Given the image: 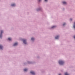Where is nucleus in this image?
I'll use <instances>...</instances> for the list:
<instances>
[{
    "mask_svg": "<svg viewBox=\"0 0 75 75\" xmlns=\"http://www.w3.org/2000/svg\"><path fill=\"white\" fill-rule=\"evenodd\" d=\"M74 39H75V36H74Z\"/></svg>",
    "mask_w": 75,
    "mask_h": 75,
    "instance_id": "obj_18",
    "label": "nucleus"
},
{
    "mask_svg": "<svg viewBox=\"0 0 75 75\" xmlns=\"http://www.w3.org/2000/svg\"><path fill=\"white\" fill-rule=\"evenodd\" d=\"M34 40V38H31V40Z\"/></svg>",
    "mask_w": 75,
    "mask_h": 75,
    "instance_id": "obj_15",
    "label": "nucleus"
},
{
    "mask_svg": "<svg viewBox=\"0 0 75 75\" xmlns=\"http://www.w3.org/2000/svg\"><path fill=\"white\" fill-rule=\"evenodd\" d=\"M63 4H67V2H66V1H63Z\"/></svg>",
    "mask_w": 75,
    "mask_h": 75,
    "instance_id": "obj_8",
    "label": "nucleus"
},
{
    "mask_svg": "<svg viewBox=\"0 0 75 75\" xmlns=\"http://www.w3.org/2000/svg\"><path fill=\"white\" fill-rule=\"evenodd\" d=\"M3 31H1V35H0V37L1 38V37H2V33H3Z\"/></svg>",
    "mask_w": 75,
    "mask_h": 75,
    "instance_id": "obj_4",
    "label": "nucleus"
},
{
    "mask_svg": "<svg viewBox=\"0 0 75 75\" xmlns=\"http://www.w3.org/2000/svg\"><path fill=\"white\" fill-rule=\"evenodd\" d=\"M74 29H75V22H74Z\"/></svg>",
    "mask_w": 75,
    "mask_h": 75,
    "instance_id": "obj_14",
    "label": "nucleus"
},
{
    "mask_svg": "<svg viewBox=\"0 0 75 75\" xmlns=\"http://www.w3.org/2000/svg\"><path fill=\"white\" fill-rule=\"evenodd\" d=\"M59 75H61V74H59Z\"/></svg>",
    "mask_w": 75,
    "mask_h": 75,
    "instance_id": "obj_19",
    "label": "nucleus"
},
{
    "mask_svg": "<svg viewBox=\"0 0 75 75\" xmlns=\"http://www.w3.org/2000/svg\"><path fill=\"white\" fill-rule=\"evenodd\" d=\"M59 38V36H56L55 38V39H58Z\"/></svg>",
    "mask_w": 75,
    "mask_h": 75,
    "instance_id": "obj_6",
    "label": "nucleus"
},
{
    "mask_svg": "<svg viewBox=\"0 0 75 75\" xmlns=\"http://www.w3.org/2000/svg\"><path fill=\"white\" fill-rule=\"evenodd\" d=\"M46 1H47V0H45Z\"/></svg>",
    "mask_w": 75,
    "mask_h": 75,
    "instance_id": "obj_17",
    "label": "nucleus"
},
{
    "mask_svg": "<svg viewBox=\"0 0 75 75\" xmlns=\"http://www.w3.org/2000/svg\"><path fill=\"white\" fill-rule=\"evenodd\" d=\"M65 75H69L68 74V73L67 72L65 73Z\"/></svg>",
    "mask_w": 75,
    "mask_h": 75,
    "instance_id": "obj_10",
    "label": "nucleus"
},
{
    "mask_svg": "<svg viewBox=\"0 0 75 75\" xmlns=\"http://www.w3.org/2000/svg\"><path fill=\"white\" fill-rule=\"evenodd\" d=\"M15 5V4H12L11 5V6H14Z\"/></svg>",
    "mask_w": 75,
    "mask_h": 75,
    "instance_id": "obj_9",
    "label": "nucleus"
},
{
    "mask_svg": "<svg viewBox=\"0 0 75 75\" xmlns=\"http://www.w3.org/2000/svg\"><path fill=\"white\" fill-rule=\"evenodd\" d=\"M8 39L9 40H11V38H8Z\"/></svg>",
    "mask_w": 75,
    "mask_h": 75,
    "instance_id": "obj_13",
    "label": "nucleus"
},
{
    "mask_svg": "<svg viewBox=\"0 0 75 75\" xmlns=\"http://www.w3.org/2000/svg\"><path fill=\"white\" fill-rule=\"evenodd\" d=\"M59 63L60 64H63L64 63V62L62 60H59Z\"/></svg>",
    "mask_w": 75,
    "mask_h": 75,
    "instance_id": "obj_1",
    "label": "nucleus"
},
{
    "mask_svg": "<svg viewBox=\"0 0 75 75\" xmlns=\"http://www.w3.org/2000/svg\"><path fill=\"white\" fill-rule=\"evenodd\" d=\"M65 24H66V23H64L63 24V26H64V25H65Z\"/></svg>",
    "mask_w": 75,
    "mask_h": 75,
    "instance_id": "obj_16",
    "label": "nucleus"
},
{
    "mask_svg": "<svg viewBox=\"0 0 75 75\" xmlns=\"http://www.w3.org/2000/svg\"><path fill=\"white\" fill-rule=\"evenodd\" d=\"M40 0H39V1H40Z\"/></svg>",
    "mask_w": 75,
    "mask_h": 75,
    "instance_id": "obj_20",
    "label": "nucleus"
},
{
    "mask_svg": "<svg viewBox=\"0 0 75 75\" xmlns=\"http://www.w3.org/2000/svg\"><path fill=\"white\" fill-rule=\"evenodd\" d=\"M30 73L33 75H34L35 74V73L34 72V71H30Z\"/></svg>",
    "mask_w": 75,
    "mask_h": 75,
    "instance_id": "obj_2",
    "label": "nucleus"
},
{
    "mask_svg": "<svg viewBox=\"0 0 75 75\" xmlns=\"http://www.w3.org/2000/svg\"><path fill=\"white\" fill-rule=\"evenodd\" d=\"M23 42L25 44H26V40H23Z\"/></svg>",
    "mask_w": 75,
    "mask_h": 75,
    "instance_id": "obj_3",
    "label": "nucleus"
},
{
    "mask_svg": "<svg viewBox=\"0 0 75 75\" xmlns=\"http://www.w3.org/2000/svg\"><path fill=\"white\" fill-rule=\"evenodd\" d=\"M55 27L56 26H53L51 28H55Z\"/></svg>",
    "mask_w": 75,
    "mask_h": 75,
    "instance_id": "obj_12",
    "label": "nucleus"
},
{
    "mask_svg": "<svg viewBox=\"0 0 75 75\" xmlns=\"http://www.w3.org/2000/svg\"><path fill=\"white\" fill-rule=\"evenodd\" d=\"M3 47L1 45H0V49H2L3 48Z\"/></svg>",
    "mask_w": 75,
    "mask_h": 75,
    "instance_id": "obj_7",
    "label": "nucleus"
},
{
    "mask_svg": "<svg viewBox=\"0 0 75 75\" xmlns=\"http://www.w3.org/2000/svg\"><path fill=\"white\" fill-rule=\"evenodd\" d=\"M70 20H72L71 19H70Z\"/></svg>",
    "mask_w": 75,
    "mask_h": 75,
    "instance_id": "obj_21",
    "label": "nucleus"
},
{
    "mask_svg": "<svg viewBox=\"0 0 75 75\" xmlns=\"http://www.w3.org/2000/svg\"><path fill=\"white\" fill-rule=\"evenodd\" d=\"M17 45H18V43H14V44L13 46H16Z\"/></svg>",
    "mask_w": 75,
    "mask_h": 75,
    "instance_id": "obj_5",
    "label": "nucleus"
},
{
    "mask_svg": "<svg viewBox=\"0 0 75 75\" xmlns=\"http://www.w3.org/2000/svg\"><path fill=\"white\" fill-rule=\"evenodd\" d=\"M28 69H24V71H27Z\"/></svg>",
    "mask_w": 75,
    "mask_h": 75,
    "instance_id": "obj_11",
    "label": "nucleus"
}]
</instances>
